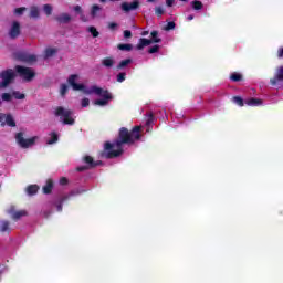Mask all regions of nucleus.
Returning a JSON list of instances; mask_svg holds the SVG:
<instances>
[{"label":"nucleus","instance_id":"7ed1b4c3","mask_svg":"<svg viewBox=\"0 0 283 283\" xmlns=\"http://www.w3.org/2000/svg\"><path fill=\"white\" fill-rule=\"evenodd\" d=\"M73 112L63 106H59L55 108L54 115L59 116L63 125H74L75 120L73 116Z\"/></svg>","mask_w":283,"mask_h":283},{"label":"nucleus","instance_id":"5fc2aeb1","mask_svg":"<svg viewBox=\"0 0 283 283\" xmlns=\"http://www.w3.org/2000/svg\"><path fill=\"white\" fill-rule=\"evenodd\" d=\"M147 34H149V32H147V31L143 32V36H147Z\"/></svg>","mask_w":283,"mask_h":283},{"label":"nucleus","instance_id":"2eb2a0df","mask_svg":"<svg viewBox=\"0 0 283 283\" xmlns=\"http://www.w3.org/2000/svg\"><path fill=\"white\" fill-rule=\"evenodd\" d=\"M116 64V60H114V57H105L102 60V65L104 67H114V65Z\"/></svg>","mask_w":283,"mask_h":283},{"label":"nucleus","instance_id":"b1692460","mask_svg":"<svg viewBox=\"0 0 283 283\" xmlns=\"http://www.w3.org/2000/svg\"><path fill=\"white\" fill-rule=\"evenodd\" d=\"M52 10H54V7H52V4L43 6V12L44 14H46V17H50L52 14Z\"/></svg>","mask_w":283,"mask_h":283},{"label":"nucleus","instance_id":"bb28decb","mask_svg":"<svg viewBox=\"0 0 283 283\" xmlns=\"http://www.w3.org/2000/svg\"><path fill=\"white\" fill-rule=\"evenodd\" d=\"M59 142V135L56 133L51 134V139L46 142V145H54V143Z\"/></svg>","mask_w":283,"mask_h":283},{"label":"nucleus","instance_id":"5701e85b","mask_svg":"<svg viewBox=\"0 0 283 283\" xmlns=\"http://www.w3.org/2000/svg\"><path fill=\"white\" fill-rule=\"evenodd\" d=\"M36 191H39V186L36 185H31L27 188V193H29V196H34Z\"/></svg>","mask_w":283,"mask_h":283},{"label":"nucleus","instance_id":"ddd939ff","mask_svg":"<svg viewBox=\"0 0 283 283\" xmlns=\"http://www.w3.org/2000/svg\"><path fill=\"white\" fill-rule=\"evenodd\" d=\"M52 189H54V181H52V179H49L42 188L43 193L50 195L52 193Z\"/></svg>","mask_w":283,"mask_h":283},{"label":"nucleus","instance_id":"20e7f679","mask_svg":"<svg viewBox=\"0 0 283 283\" xmlns=\"http://www.w3.org/2000/svg\"><path fill=\"white\" fill-rule=\"evenodd\" d=\"M15 72L20 78H23L27 83H30L36 76V71H34V69L22 65H15Z\"/></svg>","mask_w":283,"mask_h":283},{"label":"nucleus","instance_id":"473e14b6","mask_svg":"<svg viewBox=\"0 0 283 283\" xmlns=\"http://www.w3.org/2000/svg\"><path fill=\"white\" fill-rule=\"evenodd\" d=\"M67 198H70V196H65L61 199V203L56 206L57 211H63V202H65Z\"/></svg>","mask_w":283,"mask_h":283},{"label":"nucleus","instance_id":"4d7b16f0","mask_svg":"<svg viewBox=\"0 0 283 283\" xmlns=\"http://www.w3.org/2000/svg\"><path fill=\"white\" fill-rule=\"evenodd\" d=\"M153 1H155V0H148V3H153Z\"/></svg>","mask_w":283,"mask_h":283},{"label":"nucleus","instance_id":"052dcab7","mask_svg":"<svg viewBox=\"0 0 283 283\" xmlns=\"http://www.w3.org/2000/svg\"><path fill=\"white\" fill-rule=\"evenodd\" d=\"M101 1H102V3L105 2V0H101Z\"/></svg>","mask_w":283,"mask_h":283},{"label":"nucleus","instance_id":"f3484780","mask_svg":"<svg viewBox=\"0 0 283 283\" xmlns=\"http://www.w3.org/2000/svg\"><path fill=\"white\" fill-rule=\"evenodd\" d=\"M4 118H6V124L9 127H17V122H14V117H12L11 114L6 115Z\"/></svg>","mask_w":283,"mask_h":283},{"label":"nucleus","instance_id":"09e8293b","mask_svg":"<svg viewBox=\"0 0 283 283\" xmlns=\"http://www.w3.org/2000/svg\"><path fill=\"white\" fill-rule=\"evenodd\" d=\"M87 169H91V168L88 166L77 167V171H87Z\"/></svg>","mask_w":283,"mask_h":283},{"label":"nucleus","instance_id":"58836bf2","mask_svg":"<svg viewBox=\"0 0 283 283\" xmlns=\"http://www.w3.org/2000/svg\"><path fill=\"white\" fill-rule=\"evenodd\" d=\"M231 80L234 82L242 81V75L234 73L231 75Z\"/></svg>","mask_w":283,"mask_h":283},{"label":"nucleus","instance_id":"412c9836","mask_svg":"<svg viewBox=\"0 0 283 283\" xmlns=\"http://www.w3.org/2000/svg\"><path fill=\"white\" fill-rule=\"evenodd\" d=\"M84 161L86 163V165H88L91 169L98 165V163H94V158H92V156H86L84 158Z\"/></svg>","mask_w":283,"mask_h":283},{"label":"nucleus","instance_id":"6e6d98bb","mask_svg":"<svg viewBox=\"0 0 283 283\" xmlns=\"http://www.w3.org/2000/svg\"><path fill=\"white\" fill-rule=\"evenodd\" d=\"M192 19H193V15L188 17V21H192Z\"/></svg>","mask_w":283,"mask_h":283},{"label":"nucleus","instance_id":"9d476101","mask_svg":"<svg viewBox=\"0 0 283 283\" xmlns=\"http://www.w3.org/2000/svg\"><path fill=\"white\" fill-rule=\"evenodd\" d=\"M19 34H21V24L19 22L14 21L9 31V36H10V39H17V36H19Z\"/></svg>","mask_w":283,"mask_h":283},{"label":"nucleus","instance_id":"49530a36","mask_svg":"<svg viewBox=\"0 0 283 283\" xmlns=\"http://www.w3.org/2000/svg\"><path fill=\"white\" fill-rule=\"evenodd\" d=\"M124 38H125V39H132V31L125 30V31H124Z\"/></svg>","mask_w":283,"mask_h":283},{"label":"nucleus","instance_id":"39448f33","mask_svg":"<svg viewBox=\"0 0 283 283\" xmlns=\"http://www.w3.org/2000/svg\"><path fill=\"white\" fill-rule=\"evenodd\" d=\"M14 78H17V74L12 69L4 70L0 73V87L4 90L11 83H14Z\"/></svg>","mask_w":283,"mask_h":283},{"label":"nucleus","instance_id":"37998d69","mask_svg":"<svg viewBox=\"0 0 283 283\" xmlns=\"http://www.w3.org/2000/svg\"><path fill=\"white\" fill-rule=\"evenodd\" d=\"M65 94H67V86L65 84L61 85V96H64Z\"/></svg>","mask_w":283,"mask_h":283},{"label":"nucleus","instance_id":"ea45409f","mask_svg":"<svg viewBox=\"0 0 283 283\" xmlns=\"http://www.w3.org/2000/svg\"><path fill=\"white\" fill-rule=\"evenodd\" d=\"M25 10H28L25 7H21V8H17L14 10V12H15V14L21 15V14H23L25 12Z\"/></svg>","mask_w":283,"mask_h":283},{"label":"nucleus","instance_id":"4468645a","mask_svg":"<svg viewBox=\"0 0 283 283\" xmlns=\"http://www.w3.org/2000/svg\"><path fill=\"white\" fill-rule=\"evenodd\" d=\"M154 43L153 40H147L145 38L139 39V43L137 44V50H144V48H147V45H151Z\"/></svg>","mask_w":283,"mask_h":283},{"label":"nucleus","instance_id":"dca6fc26","mask_svg":"<svg viewBox=\"0 0 283 283\" xmlns=\"http://www.w3.org/2000/svg\"><path fill=\"white\" fill-rule=\"evenodd\" d=\"M40 14H41V13H40L38 7H31V8H30L29 17H30L31 19H39Z\"/></svg>","mask_w":283,"mask_h":283},{"label":"nucleus","instance_id":"6e6552de","mask_svg":"<svg viewBox=\"0 0 283 283\" xmlns=\"http://www.w3.org/2000/svg\"><path fill=\"white\" fill-rule=\"evenodd\" d=\"M78 81V75L73 74L67 78L69 85L75 91L80 92L81 90H85V85L76 83Z\"/></svg>","mask_w":283,"mask_h":283},{"label":"nucleus","instance_id":"aec40b11","mask_svg":"<svg viewBox=\"0 0 283 283\" xmlns=\"http://www.w3.org/2000/svg\"><path fill=\"white\" fill-rule=\"evenodd\" d=\"M25 216H28V211L20 210V211L13 212L12 218L13 220H20V218H23Z\"/></svg>","mask_w":283,"mask_h":283},{"label":"nucleus","instance_id":"9b49d317","mask_svg":"<svg viewBox=\"0 0 283 283\" xmlns=\"http://www.w3.org/2000/svg\"><path fill=\"white\" fill-rule=\"evenodd\" d=\"M280 81H283V66L277 69L274 78L271 80V85H277Z\"/></svg>","mask_w":283,"mask_h":283},{"label":"nucleus","instance_id":"cd10ccee","mask_svg":"<svg viewBox=\"0 0 283 283\" xmlns=\"http://www.w3.org/2000/svg\"><path fill=\"white\" fill-rule=\"evenodd\" d=\"M98 12H101V7L98 4L93 6L92 11H91V17L93 19H96V14Z\"/></svg>","mask_w":283,"mask_h":283},{"label":"nucleus","instance_id":"c9c22d12","mask_svg":"<svg viewBox=\"0 0 283 283\" xmlns=\"http://www.w3.org/2000/svg\"><path fill=\"white\" fill-rule=\"evenodd\" d=\"M248 105H262V101L255 99V98H251V99L248 102Z\"/></svg>","mask_w":283,"mask_h":283},{"label":"nucleus","instance_id":"c85d7f7f","mask_svg":"<svg viewBox=\"0 0 283 283\" xmlns=\"http://www.w3.org/2000/svg\"><path fill=\"white\" fill-rule=\"evenodd\" d=\"M150 36L153 39V43H160V38H158V31H151Z\"/></svg>","mask_w":283,"mask_h":283},{"label":"nucleus","instance_id":"bf43d9fd","mask_svg":"<svg viewBox=\"0 0 283 283\" xmlns=\"http://www.w3.org/2000/svg\"><path fill=\"white\" fill-rule=\"evenodd\" d=\"M71 196H74V192H71Z\"/></svg>","mask_w":283,"mask_h":283},{"label":"nucleus","instance_id":"a211bd4d","mask_svg":"<svg viewBox=\"0 0 283 283\" xmlns=\"http://www.w3.org/2000/svg\"><path fill=\"white\" fill-rule=\"evenodd\" d=\"M117 50H120L122 52H132V50H134V45H132V44H118Z\"/></svg>","mask_w":283,"mask_h":283},{"label":"nucleus","instance_id":"f257e3e1","mask_svg":"<svg viewBox=\"0 0 283 283\" xmlns=\"http://www.w3.org/2000/svg\"><path fill=\"white\" fill-rule=\"evenodd\" d=\"M135 140H140L139 126H135L130 133L125 127L120 128L118 139L114 144L109 142L105 144L106 150L113 149L107 154V158H117L123 154V145H134Z\"/></svg>","mask_w":283,"mask_h":283},{"label":"nucleus","instance_id":"3c124183","mask_svg":"<svg viewBox=\"0 0 283 283\" xmlns=\"http://www.w3.org/2000/svg\"><path fill=\"white\" fill-rule=\"evenodd\" d=\"M80 19H81V21H83L84 23H87V17H85V14L81 13Z\"/></svg>","mask_w":283,"mask_h":283},{"label":"nucleus","instance_id":"0eeeda50","mask_svg":"<svg viewBox=\"0 0 283 283\" xmlns=\"http://www.w3.org/2000/svg\"><path fill=\"white\" fill-rule=\"evenodd\" d=\"M13 59L22 63H36V55L28 52H17L13 54Z\"/></svg>","mask_w":283,"mask_h":283},{"label":"nucleus","instance_id":"c756f323","mask_svg":"<svg viewBox=\"0 0 283 283\" xmlns=\"http://www.w3.org/2000/svg\"><path fill=\"white\" fill-rule=\"evenodd\" d=\"M12 96H14V98H17V101H23V98H25V94H21L18 91L13 92Z\"/></svg>","mask_w":283,"mask_h":283},{"label":"nucleus","instance_id":"7c9ffc66","mask_svg":"<svg viewBox=\"0 0 283 283\" xmlns=\"http://www.w3.org/2000/svg\"><path fill=\"white\" fill-rule=\"evenodd\" d=\"M1 98H2V101H6L7 103H10V101H12V94H10V93H3V94L1 95Z\"/></svg>","mask_w":283,"mask_h":283},{"label":"nucleus","instance_id":"a18cd8bd","mask_svg":"<svg viewBox=\"0 0 283 283\" xmlns=\"http://www.w3.org/2000/svg\"><path fill=\"white\" fill-rule=\"evenodd\" d=\"M108 28H109V30H116V29L118 28V23L111 22V23L108 24Z\"/></svg>","mask_w":283,"mask_h":283},{"label":"nucleus","instance_id":"c03bdc74","mask_svg":"<svg viewBox=\"0 0 283 283\" xmlns=\"http://www.w3.org/2000/svg\"><path fill=\"white\" fill-rule=\"evenodd\" d=\"M90 106V98H83L82 99V107H88Z\"/></svg>","mask_w":283,"mask_h":283},{"label":"nucleus","instance_id":"393cba45","mask_svg":"<svg viewBox=\"0 0 283 283\" xmlns=\"http://www.w3.org/2000/svg\"><path fill=\"white\" fill-rule=\"evenodd\" d=\"M130 63H132V59L123 60V61L119 62V64L117 65V70H123L124 67H127V65H129Z\"/></svg>","mask_w":283,"mask_h":283},{"label":"nucleus","instance_id":"6ab92c4d","mask_svg":"<svg viewBox=\"0 0 283 283\" xmlns=\"http://www.w3.org/2000/svg\"><path fill=\"white\" fill-rule=\"evenodd\" d=\"M192 10H202V8H205V4H202L201 1L199 0H193L191 3H190Z\"/></svg>","mask_w":283,"mask_h":283},{"label":"nucleus","instance_id":"680f3d73","mask_svg":"<svg viewBox=\"0 0 283 283\" xmlns=\"http://www.w3.org/2000/svg\"><path fill=\"white\" fill-rule=\"evenodd\" d=\"M0 105H1V101H0Z\"/></svg>","mask_w":283,"mask_h":283},{"label":"nucleus","instance_id":"f8f14e48","mask_svg":"<svg viewBox=\"0 0 283 283\" xmlns=\"http://www.w3.org/2000/svg\"><path fill=\"white\" fill-rule=\"evenodd\" d=\"M55 21H57V23L67 24V23H70V21H72V17L69 13H62V14L55 17Z\"/></svg>","mask_w":283,"mask_h":283},{"label":"nucleus","instance_id":"1a4fd4ad","mask_svg":"<svg viewBox=\"0 0 283 283\" xmlns=\"http://www.w3.org/2000/svg\"><path fill=\"white\" fill-rule=\"evenodd\" d=\"M140 8V2L138 0H134L132 3L123 2L122 10L124 12H132V10H138Z\"/></svg>","mask_w":283,"mask_h":283},{"label":"nucleus","instance_id":"f704fd0d","mask_svg":"<svg viewBox=\"0 0 283 283\" xmlns=\"http://www.w3.org/2000/svg\"><path fill=\"white\" fill-rule=\"evenodd\" d=\"M176 22H168V24L165 27V30L169 32V30H175Z\"/></svg>","mask_w":283,"mask_h":283},{"label":"nucleus","instance_id":"de8ad7c7","mask_svg":"<svg viewBox=\"0 0 283 283\" xmlns=\"http://www.w3.org/2000/svg\"><path fill=\"white\" fill-rule=\"evenodd\" d=\"M74 10H75V12H78L80 14H83V9L81 8V6H75Z\"/></svg>","mask_w":283,"mask_h":283},{"label":"nucleus","instance_id":"13d9d810","mask_svg":"<svg viewBox=\"0 0 283 283\" xmlns=\"http://www.w3.org/2000/svg\"><path fill=\"white\" fill-rule=\"evenodd\" d=\"M1 126H2V127H6V123H2Z\"/></svg>","mask_w":283,"mask_h":283},{"label":"nucleus","instance_id":"2f4dec72","mask_svg":"<svg viewBox=\"0 0 283 283\" xmlns=\"http://www.w3.org/2000/svg\"><path fill=\"white\" fill-rule=\"evenodd\" d=\"M234 103H237V105H240V107L244 106V101L242 99V97L235 96L233 97Z\"/></svg>","mask_w":283,"mask_h":283},{"label":"nucleus","instance_id":"e433bc0d","mask_svg":"<svg viewBox=\"0 0 283 283\" xmlns=\"http://www.w3.org/2000/svg\"><path fill=\"white\" fill-rule=\"evenodd\" d=\"M160 50V46L159 45H154L153 48H150L148 50V53L149 54H156V52H158Z\"/></svg>","mask_w":283,"mask_h":283},{"label":"nucleus","instance_id":"a878e982","mask_svg":"<svg viewBox=\"0 0 283 283\" xmlns=\"http://www.w3.org/2000/svg\"><path fill=\"white\" fill-rule=\"evenodd\" d=\"M56 53V49L49 48L45 50L44 59H51V56H54Z\"/></svg>","mask_w":283,"mask_h":283},{"label":"nucleus","instance_id":"4be33fe9","mask_svg":"<svg viewBox=\"0 0 283 283\" xmlns=\"http://www.w3.org/2000/svg\"><path fill=\"white\" fill-rule=\"evenodd\" d=\"M10 230V221H0V231L6 233V231Z\"/></svg>","mask_w":283,"mask_h":283},{"label":"nucleus","instance_id":"864d4df0","mask_svg":"<svg viewBox=\"0 0 283 283\" xmlns=\"http://www.w3.org/2000/svg\"><path fill=\"white\" fill-rule=\"evenodd\" d=\"M282 56H283V49H280L279 50V59H282Z\"/></svg>","mask_w":283,"mask_h":283},{"label":"nucleus","instance_id":"72a5a7b5","mask_svg":"<svg viewBox=\"0 0 283 283\" xmlns=\"http://www.w3.org/2000/svg\"><path fill=\"white\" fill-rule=\"evenodd\" d=\"M88 32H91V34L94 36V39H96L99 34L98 31L94 27H90Z\"/></svg>","mask_w":283,"mask_h":283},{"label":"nucleus","instance_id":"79ce46f5","mask_svg":"<svg viewBox=\"0 0 283 283\" xmlns=\"http://www.w3.org/2000/svg\"><path fill=\"white\" fill-rule=\"evenodd\" d=\"M153 123H154V113H149L146 125H151Z\"/></svg>","mask_w":283,"mask_h":283},{"label":"nucleus","instance_id":"8fccbe9b","mask_svg":"<svg viewBox=\"0 0 283 283\" xmlns=\"http://www.w3.org/2000/svg\"><path fill=\"white\" fill-rule=\"evenodd\" d=\"M176 0H166V6H168V8H171V6H174Z\"/></svg>","mask_w":283,"mask_h":283},{"label":"nucleus","instance_id":"f03ea898","mask_svg":"<svg viewBox=\"0 0 283 283\" xmlns=\"http://www.w3.org/2000/svg\"><path fill=\"white\" fill-rule=\"evenodd\" d=\"M85 94H96L97 96H102L104 99H96L94 102V105H99L101 107H105V105L112 101V94L98 86H92L90 91H85Z\"/></svg>","mask_w":283,"mask_h":283},{"label":"nucleus","instance_id":"423d86ee","mask_svg":"<svg viewBox=\"0 0 283 283\" xmlns=\"http://www.w3.org/2000/svg\"><path fill=\"white\" fill-rule=\"evenodd\" d=\"M15 140H17L18 145H20V147H22V149H28L30 147H33V145L36 143V140H39V137L34 136L32 138L25 139L23 137V133H18L15 135Z\"/></svg>","mask_w":283,"mask_h":283},{"label":"nucleus","instance_id":"a19ab883","mask_svg":"<svg viewBox=\"0 0 283 283\" xmlns=\"http://www.w3.org/2000/svg\"><path fill=\"white\" fill-rule=\"evenodd\" d=\"M125 76H127L126 73H119V74H117V82H118V83H123V81H125Z\"/></svg>","mask_w":283,"mask_h":283},{"label":"nucleus","instance_id":"4c0bfd02","mask_svg":"<svg viewBox=\"0 0 283 283\" xmlns=\"http://www.w3.org/2000/svg\"><path fill=\"white\" fill-rule=\"evenodd\" d=\"M155 12L157 17H163V14H165V10H163L161 7H156Z\"/></svg>","mask_w":283,"mask_h":283},{"label":"nucleus","instance_id":"603ef678","mask_svg":"<svg viewBox=\"0 0 283 283\" xmlns=\"http://www.w3.org/2000/svg\"><path fill=\"white\" fill-rule=\"evenodd\" d=\"M60 185H67V178L62 177V178L60 179Z\"/></svg>","mask_w":283,"mask_h":283}]
</instances>
